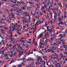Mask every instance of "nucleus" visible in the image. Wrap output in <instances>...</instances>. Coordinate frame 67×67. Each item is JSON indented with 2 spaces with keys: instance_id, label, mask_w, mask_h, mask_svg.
I'll use <instances>...</instances> for the list:
<instances>
[{
  "instance_id": "09e8293b",
  "label": "nucleus",
  "mask_w": 67,
  "mask_h": 67,
  "mask_svg": "<svg viewBox=\"0 0 67 67\" xmlns=\"http://www.w3.org/2000/svg\"><path fill=\"white\" fill-rule=\"evenodd\" d=\"M4 55L5 56H8V54H5Z\"/></svg>"
},
{
  "instance_id": "ddd939ff",
  "label": "nucleus",
  "mask_w": 67,
  "mask_h": 67,
  "mask_svg": "<svg viewBox=\"0 0 67 67\" xmlns=\"http://www.w3.org/2000/svg\"><path fill=\"white\" fill-rule=\"evenodd\" d=\"M21 22H22L23 23V24H24V22H25V21L23 19L21 20Z\"/></svg>"
},
{
  "instance_id": "0e129e2a",
  "label": "nucleus",
  "mask_w": 67,
  "mask_h": 67,
  "mask_svg": "<svg viewBox=\"0 0 67 67\" xmlns=\"http://www.w3.org/2000/svg\"><path fill=\"white\" fill-rule=\"evenodd\" d=\"M32 26H34V23H32Z\"/></svg>"
},
{
  "instance_id": "de8ad7c7",
  "label": "nucleus",
  "mask_w": 67,
  "mask_h": 67,
  "mask_svg": "<svg viewBox=\"0 0 67 67\" xmlns=\"http://www.w3.org/2000/svg\"><path fill=\"white\" fill-rule=\"evenodd\" d=\"M53 4H54V3H50V4H51V5H53Z\"/></svg>"
},
{
  "instance_id": "13d9d810",
  "label": "nucleus",
  "mask_w": 67,
  "mask_h": 67,
  "mask_svg": "<svg viewBox=\"0 0 67 67\" xmlns=\"http://www.w3.org/2000/svg\"><path fill=\"white\" fill-rule=\"evenodd\" d=\"M48 39H47V40H46L45 41V42H48Z\"/></svg>"
},
{
  "instance_id": "864d4df0",
  "label": "nucleus",
  "mask_w": 67,
  "mask_h": 67,
  "mask_svg": "<svg viewBox=\"0 0 67 67\" xmlns=\"http://www.w3.org/2000/svg\"><path fill=\"white\" fill-rule=\"evenodd\" d=\"M64 18H67V16H66V15H65V16H64Z\"/></svg>"
},
{
  "instance_id": "6ab92c4d",
  "label": "nucleus",
  "mask_w": 67,
  "mask_h": 67,
  "mask_svg": "<svg viewBox=\"0 0 67 67\" xmlns=\"http://www.w3.org/2000/svg\"><path fill=\"white\" fill-rule=\"evenodd\" d=\"M16 12H17L18 13H20V12H19V11L17 10L16 11Z\"/></svg>"
},
{
  "instance_id": "cd10ccee",
  "label": "nucleus",
  "mask_w": 67,
  "mask_h": 67,
  "mask_svg": "<svg viewBox=\"0 0 67 67\" xmlns=\"http://www.w3.org/2000/svg\"><path fill=\"white\" fill-rule=\"evenodd\" d=\"M61 38H63V35H61Z\"/></svg>"
},
{
  "instance_id": "1a4fd4ad",
  "label": "nucleus",
  "mask_w": 67,
  "mask_h": 67,
  "mask_svg": "<svg viewBox=\"0 0 67 67\" xmlns=\"http://www.w3.org/2000/svg\"><path fill=\"white\" fill-rule=\"evenodd\" d=\"M36 5L37 6L38 8L39 9L40 8V6L38 5V4H37Z\"/></svg>"
},
{
  "instance_id": "680f3d73",
  "label": "nucleus",
  "mask_w": 67,
  "mask_h": 67,
  "mask_svg": "<svg viewBox=\"0 0 67 67\" xmlns=\"http://www.w3.org/2000/svg\"><path fill=\"white\" fill-rule=\"evenodd\" d=\"M67 33V31H66L65 32V33H64V34H66V33Z\"/></svg>"
},
{
  "instance_id": "a18cd8bd",
  "label": "nucleus",
  "mask_w": 67,
  "mask_h": 67,
  "mask_svg": "<svg viewBox=\"0 0 67 67\" xmlns=\"http://www.w3.org/2000/svg\"><path fill=\"white\" fill-rule=\"evenodd\" d=\"M10 12H12V11H13V10L12 9V8L10 9Z\"/></svg>"
},
{
  "instance_id": "79ce46f5",
  "label": "nucleus",
  "mask_w": 67,
  "mask_h": 67,
  "mask_svg": "<svg viewBox=\"0 0 67 67\" xmlns=\"http://www.w3.org/2000/svg\"><path fill=\"white\" fill-rule=\"evenodd\" d=\"M24 6H25V7H26V6H27V4H26V3H25L24 4Z\"/></svg>"
},
{
  "instance_id": "f257e3e1",
  "label": "nucleus",
  "mask_w": 67,
  "mask_h": 67,
  "mask_svg": "<svg viewBox=\"0 0 67 67\" xmlns=\"http://www.w3.org/2000/svg\"><path fill=\"white\" fill-rule=\"evenodd\" d=\"M44 34V33L43 32L42 34H40L39 35V37L38 36L37 38L38 39L39 38H42L43 36V35Z\"/></svg>"
},
{
  "instance_id": "5701e85b",
  "label": "nucleus",
  "mask_w": 67,
  "mask_h": 67,
  "mask_svg": "<svg viewBox=\"0 0 67 67\" xmlns=\"http://www.w3.org/2000/svg\"><path fill=\"white\" fill-rule=\"evenodd\" d=\"M52 29H50V30H49V33H51V32H52Z\"/></svg>"
},
{
  "instance_id": "3c124183",
  "label": "nucleus",
  "mask_w": 67,
  "mask_h": 67,
  "mask_svg": "<svg viewBox=\"0 0 67 67\" xmlns=\"http://www.w3.org/2000/svg\"><path fill=\"white\" fill-rule=\"evenodd\" d=\"M54 59H57V57H54Z\"/></svg>"
},
{
  "instance_id": "2eb2a0df",
  "label": "nucleus",
  "mask_w": 67,
  "mask_h": 67,
  "mask_svg": "<svg viewBox=\"0 0 67 67\" xmlns=\"http://www.w3.org/2000/svg\"><path fill=\"white\" fill-rule=\"evenodd\" d=\"M38 21H36V24H37V26H38Z\"/></svg>"
},
{
  "instance_id": "052dcab7",
  "label": "nucleus",
  "mask_w": 67,
  "mask_h": 67,
  "mask_svg": "<svg viewBox=\"0 0 67 67\" xmlns=\"http://www.w3.org/2000/svg\"><path fill=\"white\" fill-rule=\"evenodd\" d=\"M8 27H5V30H8Z\"/></svg>"
},
{
  "instance_id": "bb28decb",
  "label": "nucleus",
  "mask_w": 67,
  "mask_h": 67,
  "mask_svg": "<svg viewBox=\"0 0 67 67\" xmlns=\"http://www.w3.org/2000/svg\"><path fill=\"white\" fill-rule=\"evenodd\" d=\"M47 31H49V28H47Z\"/></svg>"
},
{
  "instance_id": "69168bd1",
  "label": "nucleus",
  "mask_w": 67,
  "mask_h": 67,
  "mask_svg": "<svg viewBox=\"0 0 67 67\" xmlns=\"http://www.w3.org/2000/svg\"><path fill=\"white\" fill-rule=\"evenodd\" d=\"M61 24H63V21H62L61 23Z\"/></svg>"
},
{
  "instance_id": "dca6fc26",
  "label": "nucleus",
  "mask_w": 67,
  "mask_h": 67,
  "mask_svg": "<svg viewBox=\"0 0 67 67\" xmlns=\"http://www.w3.org/2000/svg\"><path fill=\"white\" fill-rule=\"evenodd\" d=\"M22 64H19L18 65V66H19L20 67H22Z\"/></svg>"
},
{
  "instance_id": "5fc2aeb1",
  "label": "nucleus",
  "mask_w": 67,
  "mask_h": 67,
  "mask_svg": "<svg viewBox=\"0 0 67 67\" xmlns=\"http://www.w3.org/2000/svg\"><path fill=\"white\" fill-rule=\"evenodd\" d=\"M9 56L10 57H12V54H11V55L10 54Z\"/></svg>"
},
{
  "instance_id": "f3484780",
  "label": "nucleus",
  "mask_w": 67,
  "mask_h": 67,
  "mask_svg": "<svg viewBox=\"0 0 67 67\" xmlns=\"http://www.w3.org/2000/svg\"><path fill=\"white\" fill-rule=\"evenodd\" d=\"M35 44L36 46H37V42H35Z\"/></svg>"
},
{
  "instance_id": "412c9836",
  "label": "nucleus",
  "mask_w": 67,
  "mask_h": 67,
  "mask_svg": "<svg viewBox=\"0 0 67 67\" xmlns=\"http://www.w3.org/2000/svg\"><path fill=\"white\" fill-rule=\"evenodd\" d=\"M51 48H52L51 47L50 48V49H51V51H54V50L52 49H51Z\"/></svg>"
},
{
  "instance_id": "393cba45",
  "label": "nucleus",
  "mask_w": 67,
  "mask_h": 67,
  "mask_svg": "<svg viewBox=\"0 0 67 67\" xmlns=\"http://www.w3.org/2000/svg\"><path fill=\"white\" fill-rule=\"evenodd\" d=\"M27 61H30V58L29 59H27Z\"/></svg>"
},
{
  "instance_id": "9b49d317",
  "label": "nucleus",
  "mask_w": 67,
  "mask_h": 67,
  "mask_svg": "<svg viewBox=\"0 0 67 67\" xmlns=\"http://www.w3.org/2000/svg\"><path fill=\"white\" fill-rule=\"evenodd\" d=\"M11 2H13V3H16L17 1H16L14 2L13 1H11Z\"/></svg>"
},
{
  "instance_id": "58836bf2",
  "label": "nucleus",
  "mask_w": 67,
  "mask_h": 67,
  "mask_svg": "<svg viewBox=\"0 0 67 67\" xmlns=\"http://www.w3.org/2000/svg\"><path fill=\"white\" fill-rule=\"evenodd\" d=\"M25 22H26V23H27V22H28L26 20H25Z\"/></svg>"
},
{
  "instance_id": "39448f33",
  "label": "nucleus",
  "mask_w": 67,
  "mask_h": 67,
  "mask_svg": "<svg viewBox=\"0 0 67 67\" xmlns=\"http://www.w3.org/2000/svg\"><path fill=\"white\" fill-rule=\"evenodd\" d=\"M12 16V18H13V19H15V17H14V15H13V14H12L11 15Z\"/></svg>"
},
{
  "instance_id": "423d86ee",
  "label": "nucleus",
  "mask_w": 67,
  "mask_h": 67,
  "mask_svg": "<svg viewBox=\"0 0 67 67\" xmlns=\"http://www.w3.org/2000/svg\"><path fill=\"white\" fill-rule=\"evenodd\" d=\"M24 53V52L23 51L19 53V54H23Z\"/></svg>"
},
{
  "instance_id": "7c9ffc66",
  "label": "nucleus",
  "mask_w": 67,
  "mask_h": 67,
  "mask_svg": "<svg viewBox=\"0 0 67 67\" xmlns=\"http://www.w3.org/2000/svg\"><path fill=\"white\" fill-rule=\"evenodd\" d=\"M21 3H22L23 4H24V2H23L21 1Z\"/></svg>"
},
{
  "instance_id": "f704fd0d",
  "label": "nucleus",
  "mask_w": 67,
  "mask_h": 67,
  "mask_svg": "<svg viewBox=\"0 0 67 67\" xmlns=\"http://www.w3.org/2000/svg\"><path fill=\"white\" fill-rule=\"evenodd\" d=\"M37 2H40V0H37Z\"/></svg>"
},
{
  "instance_id": "72a5a7b5",
  "label": "nucleus",
  "mask_w": 67,
  "mask_h": 67,
  "mask_svg": "<svg viewBox=\"0 0 67 67\" xmlns=\"http://www.w3.org/2000/svg\"><path fill=\"white\" fill-rule=\"evenodd\" d=\"M13 48H14V49L16 48L14 46H13Z\"/></svg>"
},
{
  "instance_id": "aec40b11",
  "label": "nucleus",
  "mask_w": 67,
  "mask_h": 67,
  "mask_svg": "<svg viewBox=\"0 0 67 67\" xmlns=\"http://www.w3.org/2000/svg\"><path fill=\"white\" fill-rule=\"evenodd\" d=\"M64 63H65V61H64V62H62V64L63 65V64H64Z\"/></svg>"
},
{
  "instance_id": "4d7b16f0",
  "label": "nucleus",
  "mask_w": 67,
  "mask_h": 67,
  "mask_svg": "<svg viewBox=\"0 0 67 67\" xmlns=\"http://www.w3.org/2000/svg\"><path fill=\"white\" fill-rule=\"evenodd\" d=\"M47 41L46 42V43L45 46H47Z\"/></svg>"
},
{
  "instance_id": "4468645a",
  "label": "nucleus",
  "mask_w": 67,
  "mask_h": 67,
  "mask_svg": "<svg viewBox=\"0 0 67 67\" xmlns=\"http://www.w3.org/2000/svg\"><path fill=\"white\" fill-rule=\"evenodd\" d=\"M45 8L44 7V6H43V7H42V8L41 9V10H44Z\"/></svg>"
},
{
  "instance_id": "8fccbe9b",
  "label": "nucleus",
  "mask_w": 67,
  "mask_h": 67,
  "mask_svg": "<svg viewBox=\"0 0 67 67\" xmlns=\"http://www.w3.org/2000/svg\"><path fill=\"white\" fill-rule=\"evenodd\" d=\"M46 63H47V66H48V63H47V61H46Z\"/></svg>"
},
{
  "instance_id": "c03bdc74",
  "label": "nucleus",
  "mask_w": 67,
  "mask_h": 67,
  "mask_svg": "<svg viewBox=\"0 0 67 67\" xmlns=\"http://www.w3.org/2000/svg\"><path fill=\"white\" fill-rule=\"evenodd\" d=\"M12 9L13 10V11H15V9L14 8H12Z\"/></svg>"
},
{
  "instance_id": "49530a36",
  "label": "nucleus",
  "mask_w": 67,
  "mask_h": 67,
  "mask_svg": "<svg viewBox=\"0 0 67 67\" xmlns=\"http://www.w3.org/2000/svg\"><path fill=\"white\" fill-rule=\"evenodd\" d=\"M46 18L47 19H48V16H47L46 17Z\"/></svg>"
},
{
  "instance_id": "37998d69",
  "label": "nucleus",
  "mask_w": 67,
  "mask_h": 67,
  "mask_svg": "<svg viewBox=\"0 0 67 67\" xmlns=\"http://www.w3.org/2000/svg\"><path fill=\"white\" fill-rule=\"evenodd\" d=\"M65 34H64V35L63 36V37H62V38H63V37H65Z\"/></svg>"
},
{
  "instance_id": "e433bc0d",
  "label": "nucleus",
  "mask_w": 67,
  "mask_h": 67,
  "mask_svg": "<svg viewBox=\"0 0 67 67\" xmlns=\"http://www.w3.org/2000/svg\"><path fill=\"white\" fill-rule=\"evenodd\" d=\"M29 4H33V3L29 2Z\"/></svg>"
},
{
  "instance_id": "603ef678",
  "label": "nucleus",
  "mask_w": 67,
  "mask_h": 67,
  "mask_svg": "<svg viewBox=\"0 0 67 67\" xmlns=\"http://www.w3.org/2000/svg\"><path fill=\"white\" fill-rule=\"evenodd\" d=\"M17 34H18V35H21V33L19 32H18V33H17Z\"/></svg>"
},
{
  "instance_id": "6e6552de",
  "label": "nucleus",
  "mask_w": 67,
  "mask_h": 67,
  "mask_svg": "<svg viewBox=\"0 0 67 67\" xmlns=\"http://www.w3.org/2000/svg\"><path fill=\"white\" fill-rule=\"evenodd\" d=\"M12 7H13V8H15V6L13 4H12L11 5Z\"/></svg>"
},
{
  "instance_id": "bf43d9fd",
  "label": "nucleus",
  "mask_w": 67,
  "mask_h": 67,
  "mask_svg": "<svg viewBox=\"0 0 67 67\" xmlns=\"http://www.w3.org/2000/svg\"><path fill=\"white\" fill-rule=\"evenodd\" d=\"M51 7V8L53 7V5H51L50 6Z\"/></svg>"
},
{
  "instance_id": "c9c22d12",
  "label": "nucleus",
  "mask_w": 67,
  "mask_h": 67,
  "mask_svg": "<svg viewBox=\"0 0 67 67\" xmlns=\"http://www.w3.org/2000/svg\"><path fill=\"white\" fill-rule=\"evenodd\" d=\"M16 15H18V16L20 15H19V14L18 13H16Z\"/></svg>"
},
{
  "instance_id": "473e14b6",
  "label": "nucleus",
  "mask_w": 67,
  "mask_h": 67,
  "mask_svg": "<svg viewBox=\"0 0 67 67\" xmlns=\"http://www.w3.org/2000/svg\"><path fill=\"white\" fill-rule=\"evenodd\" d=\"M33 42L34 43V42H35V38H34V40H33Z\"/></svg>"
},
{
  "instance_id": "e2e57ef3",
  "label": "nucleus",
  "mask_w": 67,
  "mask_h": 67,
  "mask_svg": "<svg viewBox=\"0 0 67 67\" xmlns=\"http://www.w3.org/2000/svg\"><path fill=\"white\" fill-rule=\"evenodd\" d=\"M3 1H4V2H7V0H3Z\"/></svg>"
},
{
  "instance_id": "4c0bfd02",
  "label": "nucleus",
  "mask_w": 67,
  "mask_h": 67,
  "mask_svg": "<svg viewBox=\"0 0 67 67\" xmlns=\"http://www.w3.org/2000/svg\"><path fill=\"white\" fill-rule=\"evenodd\" d=\"M3 17H5V15H2Z\"/></svg>"
},
{
  "instance_id": "338daca9",
  "label": "nucleus",
  "mask_w": 67,
  "mask_h": 67,
  "mask_svg": "<svg viewBox=\"0 0 67 67\" xmlns=\"http://www.w3.org/2000/svg\"><path fill=\"white\" fill-rule=\"evenodd\" d=\"M42 62L43 63H44L45 62H44V60H42Z\"/></svg>"
},
{
  "instance_id": "c756f323",
  "label": "nucleus",
  "mask_w": 67,
  "mask_h": 67,
  "mask_svg": "<svg viewBox=\"0 0 67 67\" xmlns=\"http://www.w3.org/2000/svg\"><path fill=\"white\" fill-rule=\"evenodd\" d=\"M40 60V61H42V58H41L39 59Z\"/></svg>"
},
{
  "instance_id": "a211bd4d",
  "label": "nucleus",
  "mask_w": 67,
  "mask_h": 67,
  "mask_svg": "<svg viewBox=\"0 0 67 67\" xmlns=\"http://www.w3.org/2000/svg\"><path fill=\"white\" fill-rule=\"evenodd\" d=\"M44 7L45 8V9H46V8L47 7V6L46 5L44 4Z\"/></svg>"
},
{
  "instance_id": "774afa93",
  "label": "nucleus",
  "mask_w": 67,
  "mask_h": 67,
  "mask_svg": "<svg viewBox=\"0 0 67 67\" xmlns=\"http://www.w3.org/2000/svg\"><path fill=\"white\" fill-rule=\"evenodd\" d=\"M39 53H41L42 54H43V53L41 51H40Z\"/></svg>"
},
{
  "instance_id": "a878e982",
  "label": "nucleus",
  "mask_w": 67,
  "mask_h": 67,
  "mask_svg": "<svg viewBox=\"0 0 67 67\" xmlns=\"http://www.w3.org/2000/svg\"><path fill=\"white\" fill-rule=\"evenodd\" d=\"M33 51H34L35 52H36V51L37 50H36V49H33Z\"/></svg>"
},
{
  "instance_id": "0eeeda50",
  "label": "nucleus",
  "mask_w": 67,
  "mask_h": 67,
  "mask_svg": "<svg viewBox=\"0 0 67 67\" xmlns=\"http://www.w3.org/2000/svg\"><path fill=\"white\" fill-rule=\"evenodd\" d=\"M15 40V39H14V38H12L10 39V41H11V42H12V41H14Z\"/></svg>"
},
{
  "instance_id": "7ed1b4c3",
  "label": "nucleus",
  "mask_w": 67,
  "mask_h": 67,
  "mask_svg": "<svg viewBox=\"0 0 67 67\" xmlns=\"http://www.w3.org/2000/svg\"><path fill=\"white\" fill-rule=\"evenodd\" d=\"M63 47L64 48H65V51H67V46H65L64 45L63 46Z\"/></svg>"
},
{
  "instance_id": "c85d7f7f",
  "label": "nucleus",
  "mask_w": 67,
  "mask_h": 67,
  "mask_svg": "<svg viewBox=\"0 0 67 67\" xmlns=\"http://www.w3.org/2000/svg\"><path fill=\"white\" fill-rule=\"evenodd\" d=\"M38 21L39 22V24H40V23H41V21H40L39 20H38Z\"/></svg>"
},
{
  "instance_id": "b1692460",
  "label": "nucleus",
  "mask_w": 67,
  "mask_h": 67,
  "mask_svg": "<svg viewBox=\"0 0 67 67\" xmlns=\"http://www.w3.org/2000/svg\"><path fill=\"white\" fill-rule=\"evenodd\" d=\"M51 52L52 53H55V52L54 51V50H53V51H51Z\"/></svg>"
},
{
  "instance_id": "f03ea898",
  "label": "nucleus",
  "mask_w": 67,
  "mask_h": 67,
  "mask_svg": "<svg viewBox=\"0 0 67 67\" xmlns=\"http://www.w3.org/2000/svg\"><path fill=\"white\" fill-rule=\"evenodd\" d=\"M57 37V36H56V35H54V36H53V37H52V38H51V41L52 42H53V39H54V38H56Z\"/></svg>"
},
{
  "instance_id": "20e7f679",
  "label": "nucleus",
  "mask_w": 67,
  "mask_h": 67,
  "mask_svg": "<svg viewBox=\"0 0 67 67\" xmlns=\"http://www.w3.org/2000/svg\"><path fill=\"white\" fill-rule=\"evenodd\" d=\"M26 7L25 6H23L21 7V9H22V10H26Z\"/></svg>"
},
{
  "instance_id": "ea45409f",
  "label": "nucleus",
  "mask_w": 67,
  "mask_h": 67,
  "mask_svg": "<svg viewBox=\"0 0 67 67\" xmlns=\"http://www.w3.org/2000/svg\"><path fill=\"white\" fill-rule=\"evenodd\" d=\"M21 25H18V27H20L21 26Z\"/></svg>"
},
{
  "instance_id": "9d476101",
  "label": "nucleus",
  "mask_w": 67,
  "mask_h": 67,
  "mask_svg": "<svg viewBox=\"0 0 67 67\" xmlns=\"http://www.w3.org/2000/svg\"><path fill=\"white\" fill-rule=\"evenodd\" d=\"M4 10V11H7V12H8L9 13V10L7 9H5Z\"/></svg>"
},
{
  "instance_id": "2f4dec72",
  "label": "nucleus",
  "mask_w": 67,
  "mask_h": 67,
  "mask_svg": "<svg viewBox=\"0 0 67 67\" xmlns=\"http://www.w3.org/2000/svg\"><path fill=\"white\" fill-rule=\"evenodd\" d=\"M21 59V60H22H22H25V58H23L22 59Z\"/></svg>"
},
{
  "instance_id": "6e6d98bb",
  "label": "nucleus",
  "mask_w": 67,
  "mask_h": 67,
  "mask_svg": "<svg viewBox=\"0 0 67 67\" xmlns=\"http://www.w3.org/2000/svg\"><path fill=\"white\" fill-rule=\"evenodd\" d=\"M11 54H13V51H10V52Z\"/></svg>"
},
{
  "instance_id": "4be33fe9",
  "label": "nucleus",
  "mask_w": 67,
  "mask_h": 67,
  "mask_svg": "<svg viewBox=\"0 0 67 67\" xmlns=\"http://www.w3.org/2000/svg\"><path fill=\"white\" fill-rule=\"evenodd\" d=\"M11 46H12V44H9V45L8 47H11Z\"/></svg>"
},
{
  "instance_id": "a19ab883",
  "label": "nucleus",
  "mask_w": 67,
  "mask_h": 67,
  "mask_svg": "<svg viewBox=\"0 0 67 67\" xmlns=\"http://www.w3.org/2000/svg\"><path fill=\"white\" fill-rule=\"evenodd\" d=\"M40 44H41V45H45V44H43V43H42V42L40 43Z\"/></svg>"
},
{
  "instance_id": "f8f14e48",
  "label": "nucleus",
  "mask_w": 67,
  "mask_h": 67,
  "mask_svg": "<svg viewBox=\"0 0 67 67\" xmlns=\"http://www.w3.org/2000/svg\"><path fill=\"white\" fill-rule=\"evenodd\" d=\"M48 31L47 32V33H46L44 35V36H45V37H46V35H47V34H48Z\"/></svg>"
}]
</instances>
